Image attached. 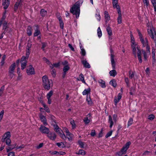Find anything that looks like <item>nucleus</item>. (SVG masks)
Here are the masks:
<instances>
[{
    "mask_svg": "<svg viewBox=\"0 0 156 156\" xmlns=\"http://www.w3.org/2000/svg\"><path fill=\"white\" fill-rule=\"evenodd\" d=\"M96 133L95 130H92L90 133V135L92 136H95Z\"/></svg>",
    "mask_w": 156,
    "mask_h": 156,
    "instance_id": "58",
    "label": "nucleus"
},
{
    "mask_svg": "<svg viewBox=\"0 0 156 156\" xmlns=\"http://www.w3.org/2000/svg\"><path fill=\"white\" fill-rule=\"evenodd\" d=\"M141 51H142V53L144 55V60L145 61L147 60L148 58L147 54H148L147 52H146L145 50H142Z\"/></svg>",
    "mask_w": 156,
    "mask_h": 156,
    "instance_id": "37",
    "label": "nucleus"
},
{
    "mask_svg": "<svg viewBox=\"0 0 156 156\" xmlns=\"http://www.w3.org/2000/svg\"><path fill=\"white\" fill-rule=\"evenodd\" d=\"M110 52L111 53V61L112 68L113 69H115V63L114 59V51L112 48L110 49Z\"/></svg>",
    "mask_w": 156,
    "mask_h": 156,
    "instance_id": "6",
    "label": "nucleus"
},
{
    "mask_svg": "<svg viewBox=\"0 0 156 156\" xmlns=\"http://www.w3.org/2000/svg\"><path fill=\"white\" fill-rule=\"evenodd\" d=\"M10 0H3L2 5L3 6V8L6 9L8 8L10 4Z\"/></svg>",
    "mask_w": 156,
    "mask_h": 156,
    "instance_id": "14",
    "label": "nucleus"
},
{
    "mask_svg": "<svg viewBox=\"0 0 156 156\" xmlns=\"http://www.w3.org/2000/svg\"><path fill=\"white\" fill-rule=\"evenodd\" d=\"M42 85L45 90H49L51 87L53 85V82L51 80H49L46 76H44L42 77Z\"/></svg>",
    "mask_w": 156,
    "mask_h": 156,
    "instance_id": "1",
    "label": "nucleus"
},
{
    "mask_svg": "<svg viewBox=\"0 0 156 156\" xmlns=\"http://www.w3.org/2000/svg\"><path fill=\"white\" fill-rule=\"evenodd\" d=\"M53 94V91H50L47 95V98H50L52 96Z\"/></svg>",
    "mask_w": 156,
    "mask_h": 156,
    "instance_id": "47",
    "label": "nucleus"
},
{
    "mask_svg": "<svg viewBox=\"0 0 156 156\" xmlns=\"http://www.w3.org/2000/svg\"><path fill=\"white\" fill-rule=\"evenodd\" d=\"M30 53L26 52V56H23L21 58L20 60V63H21V69L23 70L25 69L27 65V60L29 57Z\"/></svg>",
    "mask_w": 156,
    "mask_h": 156,
    "instance_id": "4",
    "label": "nucleus"
},
{
    "mask_svg": "<svg viewBox=\"0 0 156 156\" xmlns=\"http://www.w3.org/2000/svg\"><path fill=\"white\" fill-rule=\"evenodd\" d=\"M47 136L51 140L55 141L56 139L57 135L54 132H49L47 134Z\"/></svg>",
    "mask_w": 156,
    "mask_h": 156,
    "instance_id": "11",
    "label": "nucleus"
},
{
    "mask_svg": "<svg viewBox=\"0 0 156 156\" xmlns=\"http://www.w3.org/2000/svg\"><path fill=\"white\" fill-rule=\"evenodd\" d=\"M3 30H4L3 32L4 34H5L6 32L10 33L12 31L11 28H9L7 25V23L5 21L3 24Z\"/></svg>",
    "mask_w": 156,
    "mask_h": 156,
    "instance_id": "7",
    "label": "nucleus"
},
{
    "mask_svg": "<svg viewBox=\"0 0 156 156\" xmlns=\"http://www.w3.org/2000/svg\"><path fill=\"white\" fill-rule=\"evenodd\" d=\"M130 142L129 141L126 143V144L125 145V146H124V147L127 148V149H128L129 147V145H130Z\"/></svg>",
    "mask_w": 156,
    "mask_h": 156,
    "instance_id": "63",
    "label": "nucleus"
},
{
    "mask_svg": "<svg viewBox=\"0 0 156 156\" xmlns=\"http://www.w3.org/2000/svg\"><path fill=\"white\" fill-rule=\"evenodd\" d=\"M136 45L135 44H131V47L132 49L133 53V54L134 56L136 58V51H137V57L140 63L142 62V59L141 58V50L140 47L137 46L136 47Z\"/></svg>",
    "mask_w": 156,
    "mask_h": 156,
    "instance_id": "2",
    "label": "nucleus"
},
{
    "mask_svg": "<svg viewBox=\"0 0 156 156\" xmlns=\"http://www.w3.org/2000/svg\"><path fill=\"white\" fill-rule=\"evenodd\" d=\"M62 65L64 66H69L68 62L66 60H65L62 62Z\"/></svg>",
    "mask_w": 156,
    "mask_h": 156,
    "instance_id": "54",
    "label": "nucleus"
},
{
    "mask_svg": "<svg viewBox=\"0 0 156 156\" xmlns=\"http://www.w3.org/2000/svg\"><path fill=\"white\" fill-rule=\"evenodd\" d=\"M79 144L80 146V147L82 148H84V143H83V142H82L80 141H78Z\"/></svg>",
    "mask_w": 156,
    "mask_h": 156,
    "instance_id": "55",
    "label": "nucleus"
},
{
    "mask_svg": "<svg viewBox=\"0 0 156 156\" xmlns=\"http://www.w3.org/2000/svg\"><path fill=\"white\" fill-rule=\"evenodd\" d=\"M108 122L110 124V128H112L114 124V122L112 120V117L111 115L108 116Z\"/></svg>",
    "mask_w": 156,
    "mask_h": 156,
    "instance_id": "23",
    "label": "nucleus"
},
{
    "mask_svg": "<svg viewBox=\"0 0 156 156\" xmlns=\"http://www.w3.org/2000/svg\"><path fill=\"white\" fill-rule=\"evenodd\" d=\"M86 100L89 105H91L93 103L91 99L90 94H89V95H87Z\"/></svg>",
    "mask_w": 156,
    "mask_h": 156,
    "instance_id": "34",
    "label": "nucleus"
},
{
    "mask_svg": "<svg viewBox=\"0 0 156 156\" xmlns=\"http://www.w3.org/2000/svg\"><path fill=\"white\" fill-rule=\"evenodd\" d=\"M39 129L40 131L43 133L47 134L48 133L50 132L49 129L48 128L42 125H41V126Z\"/></svg>",
    "mask_w": 156,
    "mask_h": 156,
    "instance_id": "10",
    "label": "nucleus"
},
{
    "mask_svg": "<svg viewBox=\"0 0 156 156\" xmlns=\"http://www.w3.org/2000/svg\"><path fill=\"white\" fill-rule=\"evenodd\" d=\"M152 58L153 59V61H152V64L153 65L154 64V63H155L156 62V59L155 58V49H154V48H152Z\"/></svg>",
    "mask_w": 156,
    "mask_h": 156,
    "instance_id": "19",
    "label": "nucleus"
},
{
    "mask_svg": "<svg viewBox=\"0 0 156 156\" xmlns=\"http://www.w3.org/2000/svg\"><path fill=\"white\" fill-rule=\"evenodd\" d=\"M103 129H101L100 132L98 134V138H100L102 137L103 136Z\"/></svg>",
    "mask_w": 156,
    "mask_h": 156,
    "instance_id": "59",
    "label": "nucleus"
},
{
    "mask_svg": "<svg viewBox=\"0 0 156 156\" xmlns=\"http://www.w3.org/2000/svg\"><path fill=\"white\" fill-rule=\"evenodd\" d=\"M20 5V2L18 1L17 2H16L14 5V10L15 11H16L17 10L18 7Z\"/></svg>",
    "mask_w": 156,
    "mask_h": 156,
    "instance_id": "46",
    "label": "nucleus"
},
{
    "mask_svg": "<svg viewBox=\"0 0 156 156\" xmlns=\"http://www.w3.org/2000/svg\"><path fill=\"white\" fill-rule=\"evenodd\" d=\"M5 90V86H2L0 89V97L2 96Z\"/></svg>",
    "mask_w": 156,
    "mask_h": 156,
    "instance_id": "44",
    "label": "nucleus"
},
{
    "mask_svg": "<svg viewBox=\"0 0 156 156\" xmlns=\"http://www.w3.org/2000/svg\"><path fill=\"white\" fill-rule=\"evenodd\" d=\"M76 154H81L83 155H84L86 154L85 151L83 150H80L78 152L76 153Z\"/></svg>",
    "mask_w": 156,
    "mask_h": 156,
    "instance_id": "45",
    "label": "nucleus"
},
{
    "mask_svg": "<svg viewBox=\"0 0 156 156\" xmlns=\"http://www.w3.org/2000/svg\"><path fill=\"white\" fill-rule=\"evenodd\" d=\"M10 133L9 132H6L4 134V135L2 136L1 140L2 142H5L6 138L9 137L10 138Z\"/></svg>",
    "mask_w": 156,
    "mask_h": 156,
    "instance_id": "15",
    "label": "nucleus"
},
{
    "mask_svg": "<svg viewBox=\"0 0 156 156\" xmlns=\"http://www.w3.org/2000/svg\"><path fill=\"white\" fill-rule=\"evenodd\" d=\"M127 148L123 146L122 148L121 151H122L124 154H125L126 153V151L127 150Z\"/></svg>",
    "mask_w": 156,
    "mask_h": 156,
    "instance_id": "52",
    "label": "nucleus"
},
{
    "mask_svg": "<svg viewBox=\"0 0 156 156\" xmlns=\"http://www.w3.org/2000/svg\"><path fill=\"white\" fill-rule=\"evenodd\" d=\"M60 26L62 29H63L64 28V23L62 20L59 21Z\"/></svg>",
    "mask_w": 156,
    "mask_h": 156,
    "instance_id": "60",
    "label": "nucleus"
},
{
    "mask_svg": "<svg viewBox=\"0 0 156 156\" xmlns=\"http://www.w3.org/2000/svg\"><path fill=\"white\" fill-rule=\"evenodd\" d=\"M66 138H67L69 141H72L73 137V135L69 132L68 134H66Z\"/></svg>",
    "mask_w": 156,
    "mask_h": 156,
    "instance_id": "30",
    "label": "nucleus"
},
{
    "mask_svg": "<svg viewBox=\"0 0 156 156\" xmlns=\"http://www.w3.org/2000/svg\"><path fill=\"white\" fill-rule=\"evenodd\" d=\"M130 37L131 42L132 43L131 44H135V41L134 40V38L132 34L131 35Z\"/></svg>",
    "mask_w": 156,
    "mask_h": 156,
    "instance_id": "48",
    "label": "nucleus"
},
{
    "mask_svg": "<svg viewBox=\"0 0 156 156\" xmlns=\"http://www.w3.org/2000/svg\"><path fill=\"white\" fill-rule=\"evenodd\" d=\"M43 107L44 108V110L47 112H50V110L49 108L44 103L42 104Z\"/></svg>",
    "mask_w": 156,
    "mask_h": 156,
    "instance_id": "42",
    "label": "nucleus"
},
{
    "mask_svg": "<svg viewBox=\"0 0 156 156\" xmlns=\"http://www.w3.org/2000/svg\"><path fill=\"white\" fill-rule=\"evenodd\" d=\"M98 83L100 84V86L103 88H105L106 87L105 83V81L102 80H100L98 81Z\"/></svg>",
    "mask_w": 156,
    "mask_h": 156,
    "instance_id": "29",
    "label": "nucleus"
},
{
    "mask_svg": "<svg viewBox=\"0 0 156 156\" xmlns=\"http://www.w3.org/2000/svg\"><path fill=\"white\" fill-rule=\"evenodd\" d=\"M147 30L148 33L150 37L151 38H152L153 39H154V36L151 28H150V29H148Z\"/></svg>",
    "mask_w": 156,
    "mask_h": 156,
    "instance_id": "26",
    "label": "nucleus"
},
{
    "mask_svg": "<svg viewBox=\"0 0 156 156\" xmlns=\"http://www.w3.org/2000/svg\"><path fill=\"white\" fill-rule=\"evenodd\" d=\"M31 47V45H27L26 52H28L30 53V48Z\"/></svg>",
    "mask_w": 156,
    "mask_h": 156,
    "instance_id": "57",
    "label": "nucleus"
},
{
    "mask_svg": "<svg viewBox=\"0 0 156 156\" xmlns=\"http://www.w3.org/2000/svg\"><path fill=\"white\" fill-rule=\"evenodd\" d=\"M105 20L106 23L107 22L110 20L109 15L108 12L106 11H105Z\"/></svg>",
    "mask_w": 156,
    "mask_h": 156,
    "instance_id": "24",
    "label": "nucleus"
},
{
    "mask_svg": "<svg viewBox=\"0 0 156 156\" xmlns=\"http://www.w3.org/2000/svg\"><path fill=\"white\" fill-rule=\"evenodd\" d=\"M26 72L28 75L34 74H35L34 69L31 65L29 66V68L27 69Z\"/></svg>",
    "mask_w": 156,
    "mask_h": 156,
    "instance_id": "12",
    "label": "nucleus"
},
{
    "mask_svg": "<svg viewBox=\"0 0 156 156\" xmlns=\"http://www.w3.org/2000/svg\"><path fill=\"white\" fill-rule=\"evenodd\" d=\"M70 69V67L69 66H64L63 69V71L65 73L66 72Z\"/></svg>",
    "mask_w": 156,
    "mask_h": 156,
    "instance_id": "41",
    "label": "nucleus"
},
{
    "mask_svg": "<svg viewBox=\"0 0 156 156\" xmlns=\"http://www.w3.org/2000/svg\"><path fill=\"white\" fill-rule=\"evenodd\" d=\"M70 12L74 15H75L76 18H78L80 13V5L78 2H76L70 9Z\"/></svg>",
    "mask_w": 156,
    "mask_h": 156,
    "instance_id": "3",
    "label": "nucleus"
},
{
    "mask_svg": "<svg viewBox=\"0 0 156 156\" xmlns=\"http://www.w3.org/2000/svg\"><path fill=\"white\" fill-rule=\"evenodd\" d=\"M32 29L30 26H29L27 29V33L29 36H30L32 34Z\"/></svg>",
    "mask_w": 156,
    "mask_h": 156,
    "instance_id": "22",
    "label": "nucleus"
},
{
    "mask_svg": "<svg viewBox=\"0 0 156 156\" xmlns=\"http://www.w3.org/2000/svg\"><path fill=\"white\" fill-rule=\"evenodd\" d=\"M155 118V116L153 115H150L148 116V119L150 120H153Z\"/></svg>",
    "mask_w": 156,
    "mask_h": 156,
    "instance_id": "64",
    "label": "nucleus"
},
{
    "mask_svg": "<svg viewBox=\"0 0 156 156\" xmlns=\"http://www.w3.org/2000/svg\"><path fill=\"white\" fill-rule=\"evenodd\" d=\"M16 63L15 62L13 63L9 67V73H14V70L16 67Z\"/></svg>",
    "mask_w": 156,
    "mask_h": 156,
    "instance_id": "17",
    "label": "nucleus"
},
{
    "mask_svg": "<svg viewBox=\"0 0 156 156\" xmlns=\"http://www.w3.org/2000/svg\"><path fill=\"white\" fill-rule=\"evenodd\" d=\"M56 132L58 134L59 136L64 140H66V136L63 133L62 131L61 130L60 128H59L55 130Z\"/></svg>",
    "mask_w": 156,
    "mask_h": 156,
    "instance_id": "9",
    "label": "nucleus"
},
{
    "mask_svg": "<svg viewBox=\"0 0 156 156\" xmlns=\"http://www.w3.org/2000/svg\"><path fill=\"white\" fill-rule=\"evenodd\" d=\"M81 62L84 67L87 68H90V65L86 60H82V61Z\"/></svg>",
    "mask_w": 156,
    "mask_h": 156,
    "instance_id": "20",
    "label": "nucleus"
},
{
    "mask_svg": "<svg viewBox=\"0 0 156 156\" xmlns=\"http://www.w3.org/2000/svg\"><path fill=\"white\" fill-rule=\"evenodd\" d=\"M80 48L81 50L80 53L81 54V55L83 56H85L86 54V51L85 49L82 46V45H80Z\"/></svg>",
    "mask_w": 156,
    "mask_h": 156,
    "instance_id": "36",
    "label": "nucleus"
},
{
    "mask_svg": "<svg viewBox=\"0 0 156 156\" xmlns=\"http://www.w3.org/2000/svg\"><path fill=\"white\" fill-rule=\"evenodd\" d=\"M133 122V119L132 118H130L128 121L127 127H128L129 126L132 125Z\"/></svg>",
    "mask_w": 156,
    "mask_h": 156,
    "instance_id": "39",
    "label": "nucleus"
},
{
    "mask_svg": "<svg viewBox=\"0 0 156 156\" xmlns=\"http://www.w3.org/2000/svg\"><path fill=\"white\" fill-rule=\"evenodd\" d=\"M143 1L144 4L147 7L149 5V0H143Z\"/></svg>",
    "mask_w": 156,
    "mask_h": 156,
    "instance_id": "51",
    "label": "nucleus"
},
{
    "mask_svg": "<svg viewBox=\"0 0 156 156\" xmlns=\"http://www.w3.org/2000/svg\"><path fill=\"white\" fill-rule=\"evenodd\" d=\"M83 121L86 125L89 123L90 122V120L88 119L87 117H85L83 119Z\"/></svg>",
    "mask_w": 156,
    "mask_h": 156,
    "instance_id": "43",
    "label": "nucleus"
},
{
    "mask_svg": "<svg viewBox=\"0 0 156 156\" xmlns=\"http://www.w3.org/2000/svg\"><path fill=\"white\" fill-rule=\"evenodd\" d=\"M120 91L121 93H119L118 94L117 97H115L114 99V102L115 105H116L118 103L122 97V94L123 91V89L122 88H121L120 89Z\"/></svg>",
    "mask_w": 156,
    "mask_h": 156,
    "instance_id": "8",
    "label": "nucleus"
},
{
    "mask_svg": "<svg viewBox=\"0 0 156 156\" xmlns=\"http://www.w3.org/2000/svg\"><path fill=\"white\" fill-rule=\"evenodd\" d=\"M112 131L111 130L109 132H108L106 134L105 137L106 138H108V137L112 135Z\"/></svg>",
    "mask_w": 156,
    "mask_h": 156,
    "instance_id": "49",
    "label": "nucleus"
},
{
    "mask_svg": "<svg viewBox=\"0 0 156 156\" xmlns=\"http://www.w3.org/2000/svg\"><path fill=\"white\" fill-rule=\"evenodd\" d=\"M106 30L108 35H112V33L111 30V28L109 26H108L106 28Z\"/></svg>",
    "mask_w": 156,
    "mask_h": 156,
    "instance_id": "35",
    "label": "nucleus"
},
{
    "mask_svg": "<svg viewBox=\"0 0 156 156\" xmlns=\"http://www.w3.org/2000/svg\"><path fill=\"white\" fill-rule=\"evenodd\" d=\"M40 118L44 126H46L48 125L46 119L44 115H41L40 116Z\"/></svg>",
    "mask_w": 156,
    "mask_h": 156,
    "instance_id": "18",
    "label": "nucleus"
},
{
    "mask_svg": "<svg viewBox=\"0 0 156 156\" xmlns=\"http://www.w3.org/2000/svg\"><path fill=\"white\" fill-rule=\"evenodd\" d=\"M90 88H88L87 89H85L84 90L82 94L83 95L87 94L89 95V94L90 95Z\"/></svg>",
    "mask_w": 156,
    "mask_h": 156,
    "instance_id": "25",
    "label": "nucleus"
},
{
    "mask_svg": "<svg viewBox=\"0 0 156 156\" xmlns=\"http://www.w3.org/2000/svg\"><path fill=\"white\" fill-rule=\"evenodd\" d=\"M35 26L36 27V29L35 30L34 34V37L38 36L41 34V32L39 30V26L38 25H37Z\"/></svg>",
    "mask_w": 156,
    "mask_h": 156,
    "instance_id": "16",
    "label": "nucleus"
},
{
    "mask_svg": "<svg viewBox=\"0 0 156 156\" xmlns=\"http://www.w3.org/2000/svg\"><path fill=\"white\" fill-rule=\"evenodd\" d=\"M113 118L114 122H116L117 121V115L115 114H114L113 115Z\"/></svg>",
    "mask_w": 156,
    "mask_h": 156,
    "instance_id": "62",
    "label": "nucleus"
},
{
    "mask_svg": "<svg viewBox=\"0 0 156 156\" xmlns=\"http://www.w3.org/2000/svg\"><path fill=\"white\" fill-rule=\"evenodd\" d=\"M137 32L139 36V39L140 41L141 42L143 47H145L146 45H147L148 44V41L147 38L146 37L145 40L143 38V36L142 34L140 33V30L137 29Z\"/></svg>",
    "mask_w": 156,
    "mask_h": 156,
    "instance_id": "5",
    "label": "nucleus"
},
{
    "mask_svg": "<svg viewBox=\"0 0 156 156\" xmlns=\"http://www.w3.org/2000/svg\"><path fill=\"white\" fill-rule=\"evenodd\" d=\"M43 59L44 61H45V62L48 65H49L50 64H51V62L46 58L44 57H43Z\"/></svg>",
    "mask_w": 156,
    "mask_h": 156,
    "instance_id": "50",
    "label": "nucleus"
},
{
    "mask_svg": "<svg viewBox=\"0 0 156 156\" xmlns=\"http://www.w3.org/2000/svg\"><path fill=\"white\" fill-rule=\"evenodd\" d=\"M109 84L111 85L113 87H115L117 86V83H116V80L114 79H113L111 80V81L109 82Z\"/></svg>",
    "mask_w": 156,
    "mask_h": 156,
    "instance_id": "28",
    "label": "nucleus"
},
{
    "mask_svg": "<svg viewBox=\"0 0 156 156\" xmlns=\"http://www.w3.org/2000/svg\"><path fill=\"white\" fill-rule=\"evenodd\" d=\"M115 69H113V70L110 71L109 74L110 76L115 77L117 75L116 71Z\"/></svg>",
    "mask_w": 156,
    "mask_h": 156,
    "instance_id": "31",
    "label": "nucleus"
},
{
    "mask_svg": "<svg viewBox=\"0 0 156 156\" xmlns=\"http://www.w3.org/2000/svg\"><path fill=\"white\" fill-rule=\"evenodd\" d=\"M118 0H112V4L114 8H120L119 5H118Z\"/></svg>",
    "mask_w": 156,
    "mask_h": 156,
    "instance_id": "21",
    "label": "nucleus"
},
{
    "mask_svg": "<svg viewBox=\"0 0 156 156\" xmlns=\"http://www.w3.org/2000/svg\"><path fill=\"white\" fill-rule=\"evenodd\" d=\"M42 44V46L41 49H43V51L44 50V48L46 47L47 44V43L45 42H42L41 43Z\"/></svg>",
    "mask_w": 156,
    "mask_h": 156,
    "instance_id": "56",
    "label": "nucleus"
},
{
    "mask_svg": "<svg viewBox=\"0 0 156 156\" xmlns=\"http://www.w3.org/2000/svg\"><path fill=\"white\" fill-rule=\"evenodd\" d=\"M64 143H66V142H65L64 143L62 142L60 143H57L56 144L58 147L63 148L66 147V146Z\"/></svg>",
    "mask_w": 156,
    "mask_h": 156,
    "instance_id": "27",
    "label": "nucleus"
},
{
    "mask_svg": "<svg viewBox=\"0 0 156 156\" xmlns=\"http://www.w3.org/2000/svg\"><path fill=\"white\" fill-rule=\"evenodd\" d=\"M97 33L98 34V36L99 37H100L102 36V32L100 27H99L98 28Z\"/></svg>",
    "mask_w": 156,
    "mask_h": 156,
    "instance_id": "40",
    "label": "nucleus"
},
{
    "mask_svg": "<svg viewBox=\"0 0 156 156\" xmlns=\"http://www.w3.org/2000/svg\"><path fill=\"white\" fill-rule=\"evenodd\" d=\"M147 52V53H149V54H150V46L148 44H147V45H146V46Z\"/></svg>",
    "mask_w": 156,
    "mask_h": 156,
    "instance_id": "53",
    "label": "nucleus"
},
{
    "mask_svg": "<svg viewBox=\"0 0 156 156\" xmlns=\"http://www.w3.org/2000/svg\"><path fill=\"white\" fill-rule=\"evenodd\" d=\"M117 10L118 14V17L117 18L118 24H120L122 23V15L120 8H117Z\"/></svg>",
    "mask_w": 156,
    "mask_h": 156,
    "instance_id": "13",
    "label": "nucleus"
},
{
    "mask_svg": "<svg viewBox=\"0 0 156 156\" xmlns=\"http://www.w3.org/2000/svg\"><path fill=\"white\" fill-rule=\"evenodd\" d=\"M5 141L6 144L8 146H11V141L10 138L8 137V138H6L5 140Z\"/></svg>",
    "mask_w": 156,
    "mask_h": 156,
    "instance_id": "38",
    "label": "nucleus"
},
{
    "mask_svg": "<svg viewBox=\"0 0 156 156\" xmlns=\"http://www.w3.org/2000/svg\"><path fill=\"white\" fill-rule=\"evenodd\" d=\"M47 12L44 9H42L40 11V14L41 16L42 17H44L45 16L47 15Z\"/></svg>",
    "mask_w": 156,
    "mask_h": 156,
    "instance_id": "32",
    "label": "nucleus"
},
{
    "mask_svg": "<svg viewBox=\"0 0 156 156\" xmlns=\"http://www.w3.org/2000/svg\"><path fill=\"white\" fill-rule=\"evenodd\" d=\"M4 111L3 110H2L0 112V122L2 119L3 115H4Z\"/></svg>",
    "mask_w": 156,
    "mask_h": 156,
    "instance_id": "61",
    "label": "nucleus"
},
{
    "mask_svg": "<svg viewBox=\"0 0 156 156\" xmlns=\"http://www.w3.org/2000/svg\"><path fill=\"white\" fill-rule=\"evenodd\" d=\"M79 78L80 79L79 80L81 81L83 83H84V84H87L84 80V76L81 73L80 74L79 76Z\"/></svg>",
    "mask_w": 156,
    "mask_h": 156,
    "instance_id": "33",
    "label": "nucleus"
}]
</instances>
